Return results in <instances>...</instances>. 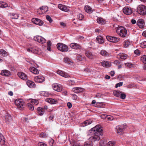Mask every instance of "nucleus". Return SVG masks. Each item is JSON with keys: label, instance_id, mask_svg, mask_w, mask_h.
<instances>
[{"label": "nucleus", "instance_id": "obj_1", "mask_svg": "<svg viewBox=\"0 0 146 146\" xmlns=\"http://www.w3.org/2000/svg\"><path fill=\"white\" fill-rule=\"evenodd\" d=\"M92 135L90 137L89 140L92 143L96 141H98L100 139V135L103 134V129L101 126L97 125L91 129Z\"/></svg>", "mask_w": 146, "mask_h": 146}, {"label": "nucleus", "instance_id": "obj_2", "mask_svg": "<svg viewBox=\"0 0 146 146\" xmlns=\"http://www.w3.org/2000/svg\"><path fill=\"white\" fill-rule=\"evenodd\" d=\"M116 31L117 34L122 37H125L127 35V30L123 27L118 28Z\"/></svg>", "mask_w": 146, "mask_h": 146}, {"label": "nucleus", "instance_id": "obj_3", "mask_svg": "<svg viewBox=\"0 0 146 146\" xmlns=\"http://www.w3.org/2000/svg\"><path fill=\"white\" fill-rule=\"evenodd\" d=\"M137 10V12L141 15H144L146 14V6L144 5H139Z\"/></svg>", "mask_w": 146, "mask_h": 146}, {"label": "nucleus", "instance_id": "obj_4", "mask_svg": "<svg viewBox=\"0 0 146 146\" xmlns=\"http://www.w3.org/2000/svg\"><path fill=\"white\" fill-rule=\"evenodd\" d=\"M56 46L58 49L62 52H66L68 50V46L64 44L59 43L57 44Z\"/></svg>", "mask_w": 146, "mask_h": 146}, {"label": "nucleus", "instance_id": "obj_5", "mask_svg": "<svg viewBox=\"0 0 146 146\" xmlns=\"http://www.w3.org/2000/svg\"><path fill=\"white\" fill-rule=\"evenodd\" d=\"M15 104L20 110H22L24 107V102L21 99H17L15 102Z\"/></svg>", "mask_w": 146, "mask_h": 146}, {"label": "nucleus", "instance_id": "obj_6", "mask_svg": "<svg viewBox=\"0 0 146 146\" xmlns=\"http://www.w3.org/2000/svg\"><path fill=\"white\" fill-rule=\"evenodd\" d=\"M4 120L7 123L9 124L13 120V116L8 113H6L5 115Z\"/></svg>", "mask_w": 146, "mask_h": 146}, {"label": "nucleus", "instance_id": "obj_7", "mask_svg": "<svg viewBox=\"0 0 146 146\" xmlns=\"http://www.w3.org/2000/svg\"><path fill=\"white\" fill-rule=\"evenodd\" d=\"M47 109L48 107L46 106H44V108L38 107L37 108V114L40 116L42 115Z\"/></svg>", "mask_w": 146, "mask_h": 146}, {"label": "nucleus", "instance_id": "obj_8", "mask_svg": "<svg viewBox=\"0 0 146 146\" xmlns=\"http://www.w3.org/2000/svg\"><path fill=\"white\" fill-rule=\"evenodd\" d=\"M106 38L109 41L115 43L118 42L120 40L119 38L109 36H106Z\"/></svg>", "mask_w": 146, "mask_h": 146}, {"label": "nucleus", "instance_id": "obj_9", "mask_svg": "<svg viewBox=\"0 0 146 146\" xmlns=\"http://www.w3.org/2000/svg\"><path fill=\"white\" fill-rule=\"evenodd\" d=\"M124 13L127 15L131 14L132 12V10L131 8L128 7H125L123 9Z\"/></svg>", "mask_w": 146, "mask_h": 146}, {"label": "nucleus", "instance_id": "obj_10", "mask_svg": "<svg viewBox=\"0 0 146 146\" xmlns=\"http://www.w3.org/2000/svg\"><path fill=\"white\" fill-rule=\"evenodd\" d=\"M53 88L54 90L60 92L62 91V86L60 84L55 83L53 85Z\"/></svg>", "mask_w": 146, "mask_h": 146}, {"label": "nucleus", "instance_id": "obj_11", "mask_svg": "<svg viewBox=\"0 0 146 146\" xmlns=\"http://www.w3.org/2000/svg\"><path fill=\"white\" fill-rule=\"evenodd\" d=\"M137 24L141 29L145 27V22L144 20L142 19H138L137 22Z\"/></svg>", "mask_w": 146, "mask_h": 146}, {"label": "nucleus", "instance_id": "obj_12", "mask_svg": "<svg viewBox=\"0 0 146 146\" xmlns=\"http://www.w3.org/2000/svg\"><path fill=\"white\" fill-rule=\"evenodd\" d=\"M126 125H118L116 127V131L118 133L122 132L126 128Z\"/></svg>", "mask_w": 146, "mask_h": 146}, {"label": "nucleus", "instance_id": "obj_13", "mask_svg": "<svg viewBox=\"0 0 146 146\" xmlns=\"http://www.w3.org/2000/svg\"><path fill=\"white\" fill-rule=\"evenodd\" d=\"M31 102L32 104L28 103L27 104V106L30 110L33 111L34 109V107L33 105L34 104H35L36 102V100H32Z\"/></svg>", "mask_w": 146, "mask_h": 146}, {"label": "nucleus", "instance_id": "obj_14", "mask_svg": "<svg viewBox=\"0 0 146 146\" xmlns=\"http://www.w3.org/2000/svg\"><path fill=\"white\" fill-rule=\"evenodd\" d=\"M57 73L59 75L66 78H68L70 77L69 75L61 70L57 71Z\"/></svg>", "mask_w": 146, "mask_h": 146}, {"label": "nucleus", "instance_id": "obj_15", "mask_svg": "<svg viewBox=\"0 0 146 146\" xmlns=\"http://www.w3.org/2000/svg\"><path fill=\"white\" fill-rule=\"evenodd\" d=\"M58 7L61 10L65 12H67L69 10V9L66 6L62 4H58Z\"/></svg>", "mask_w": 146, "mask_h": 146}, {"label": "nucleus", "instance_id": "obj_16", "mask_svg": "<svg viewBox=\"0 0 146 146\" xmlns=\"http://www.w3.org/2000/svg\"><path fill=\"white\" fill-rule=\"evenodd\" d=\"M45 101L51 104H55L58 103L56 100L50 98H46Z\"/></svg>", "mask_w": 146, "mask_h": 146}, {"label": "nucleus", "instance_id": "obj_17", "mask_svg": "<svg viewBox=\"0 0 146 146\" xmlns=\"http://www.w3.org/2000/svg\"><path fill=\"white\" fill-rule=\"evenodd\" d=\"M18 75L23 80H26L27 78V75L21 72H18Z\"/></svg>", "mask_w": 146, "mask_h": 146}, {"label": "nucleus", "instance_id": "obj_18", "mask_svg": "<svg viewBox=\"0 0 146 146\" xmlns=\"http://www.w3.org/2000/svg\"><path fill=\"white\" fill-rule=\"evenodd\" d=\"M70 47L74 49H80L81 48L80 46L76 43H71L70 45Z\"/></svg>", "mask_w": 146, "mask_h": 146}, {"label": "nucleus", "instance_id": "obj_19", "mask_svg": "<svg viewBox=\"0 0 146 146\" xmlns=\"http://www.w3.org/2000/svg\"><path fill=\"white\" fill-rule=\"evenodd\" d=\"M1 74L3 76H8L11 74V73L9 71L6 70H4L1 71Z\"/></svg>", "mask_w": 146, "mask_h": 146}, {"label": "nucleus", "instance_id": "obj_20", "mask_svg": "<svg viewBox=\"0 0 146 146\" xmlns=\"http://www.w3.org/2000/svg\"><path fill=\"white\" fill-rule=\"evenodd\" d=\"M85 54L87 57L90 59H92L94 58V56L90 51H87L86 52Z\"/></svg>", "mask_w": 146, "mask_h": 146}, {"label": "nucleus", "instance_id": "obj_21", "mask_svg": "<svg viewBox=\"0 0 146 146\" xmlns=\"http://www.w3.org/2000/svg\"><path fill=\"white\" fill-rule=\"evenodd\" d=\"M46 40L44 38L40 36L37 35V41L43 44L45 42Z\"/></svg>", "mask_w": 146, "mask_h": 146}, {"label": "nucleus", "instance_id": "obj_22", "mask_svg": "<svg viewBox=\"0 0 146 146\" xmlns=\"http://www.w3.org/2000/svg\"><path fill=\"white\" fill-rule=\"evenodd\" d=\"M64 61L65 63L71 65H72L73 64L72 60L68 58H65Z\"/></svg>", "mask_w": 146, "mask_h": 146}, {"label": "nucleus", "instance_id": "obj_23", "mask_svg": "<svg viewBox=\"0 0 146 146\" xmlns=\"http://www.w3.org/2000/svg\"><path fill=\"white\" fill-rule=\"evenodd\" d=\"M84 9L85 11L88 13H91L93 12V10L91 7L88 5L85 6L84 7Z\"/></svg>", "mask_w": 146, "mask_h": 146}, {"label": "nucleus", "instance_id": "obj_24", "mask_svg": "<svg viewBox=\"0 0 146 146\" xmlns=\"http://www.w3.org/2000/svg\"><path fill=\"white\" fill-rule=\"evenodd\" d=\"M97 42L99 44H102L104 42L103 38L101 36H98L96 38Z\"/></svg>", "mask_w": 146, "mask_h": 146}, {"label": "nucleus", "instance_id": "obj_25", "mask_svg": "<svg viewBox=\"0 0 146 146\" xmlns=\"http://www.w3.org/2000/svg\"><path fill=\"white\" fill-rule=\"evenodd\" d=\"M72 91L75 93H78L83 91V89L80 88H72Z\"/></svg>", "mask_w": 146, "mask_h": 146}, {"label": "nucleus", "instance_id": "obj_26", "mask_svg": "<svg viewBox=\"0 0 146 146\" xmlns=\"http://www.w3.org/2000/svg\"><path fill=\"white\" fill-rule=\"evenodd\" d=\"M45 80V78L42 76H37V82L42 83Z\"/></svg>", "mask_w": 146, "mask_h": 146}, {"label": "nucleus", "instance_id": "obj_27", "mask_svg": "<svg viewBox=\"0 0 146 146\" xmlns=\"http://www.w3.org/2000/svg\"><path fill=\"white\" fill-rule=\"evenodd\" d=\"M5 139L4 137L1 133H0V144L1 145L5 144Z\"/></svg>", "mask_w": 146, "mask_h": 146}, {"label": "nucleus", "instance_id": "obj_28", "mask_svg": "<svg viewBox=\"0 0 146 146\" xmlns=\"http://www.w3.org/2000/svg\"><path fill=\"white\" fill-rule=\"evenodd\" d=\"M97 21L98 23L101 24H104L106 23L105 21L101 18H98Z\"/></svg>", "mask_w": 146, "mask_h": 146}, {"label": "nucleus", "instance_id": "obj_29", "mask_svg": "<svg viewBox=\"0 0 146 146\" xmlns=\"http://www.w3.org/2000/svg\"><path fill=\"white\" fill-rule=\"evenodd\" d=\"M118 56H119L121 59L123 60H125L126 59L127 57V55L126 54L123 53L119 54L118 55Z\"/></svg>", "mask_w": 146, "mask_h": 146}, {"label": "nucleus", "instance_id": "obj_30", "mask_svg": "<svg viewBox=\"0 0 146 146\" xmlns=\"http://www.w3.org/2000/svg\"><path fill=\"white\" fill-rule=\"evenodd\" d=\"M100 54L103 56H108L109 54L108 52L104 50H102L100 52Z\"/></svg>", "mask_w": 146, "mask_h": 146}, {"label": "nucleus", "instance_id": "obj_31", "mask_svg": "<svg viewBox=\"0 0 146 146\" xmlns=\"http://www.w3.org/2000/svg\"><path fill=\"white\" fill-rule=\"evenodd\" d=\"M7 4L5 2L0 1V7L3 8L7 7Z\"/></svg>", "mask_w": 146, "mask_h": 146}, {"label": "nucleus", "instance_id": "obj_32", "mask_svg": "<svg viewBox=\"0 0 146 146\" xmlns=\"http://www.w3.org/2000/svg\"><path fill=\"white\" fill-rule=\"evenodd\" d=\"M27 85L30 87H33L35 84L34 83L31 81L29 80L27 82Z\"/></svg>", "mask_w": 146, "mask_h": 146}, {"label": "nucleus", "instance_id": "obj_33", "mask_svg": "<svg viewBox=\"0 0 146 146\" xmlns=\"http://www.w3.org/2000/svg\"><path fill=\"white\" fill-rule=\"evenodd\" d=\"M0 53L3 56H6L8 55L7 52L3 49L0 50Z\"/></svg>", "mask_w": 146, "mask_h": 146}, {"label": "nucleus", "instance_id": "obj_34", "mask_svg": "<svg viewBox=\"0 0 146 146\" xmlns=\"http://www.w3.org/2000/svg\"><path fill=\"white\" fill-rule=\"evenodd\" d=\"M121 93V92L119 90H114L113 92L114 95L117 97H120Z\"/></svg>", "mask_w": 146, "mask_h": 146}, {"label": "nucleus", "instance_id": "obj_35", "mask_svg": "<svg viewBox=\"0 0 146 146\" xmlns=\"http://www.w3.org/2000/svg\"><path fill=\"white\" fill-rule=\"evenodd\" d=\"M40 9L42 11V13H45L48 11V8L47 7H43L40 8Z\"/></svg>", "mask_w": 146, "mask_h": 146}, {"label": "nucleus", "instance_id": "obj_36", "mask_svg": "<svg viewBox=\"0 0 146 146\" xmlns=\"http://www.w3.org/2000/svg\"><path fill=\"white\" fill-rule=\"evenodd\" d=\"M10 14L11 16H12L11 17V18L12 19H17L19 17V15L17 14L12 13L11 14Z\"/></svg>", "mask_w": 146, "mask_h": 146}, {"label": "nucleus", "instance_id": "obj_37", "mask_svg": "<svg viewBox=\"0 0 146 146\" xmlns=\"http://www.w3.org/2000/svg\"><path fill=\"white\" fill-rule=\"evenodd\" d=\"M92 122V121L91 120H86L84 122L83 124V126H85L89 124H90Z\"/></svg>", "mask_w": 146, "mask_h": 146}, {"label": "nucleus", "instance_id": "obj_38", "mask_svg": "<svg viewBox=\"0 0 146 146\" xmlns=\"http://www.w3.org/2000/svg\"><path fill=\"white\" fill-rule=\"evenodd\" d=\"M30 71L34 74H36V68L33 67H31L29 69Z\"/></svg>", "mask_w": 146, "mask_h": 146}, {"label": "nucleus", "instance_id": "obj_39", "mask_svg": "<svg viewBox=\"0 0 146 146\" xmlns=\"http://www.w3.org/2000/svg\"><path fill=\"white\" fill-rule=\"evenodd\" d=\"M93 145V143L90 141H86L84 144V146H92Z\"/></svg>", "mask_w": 146, "mask_h": 146}, {"label": "nucleus", "instance_id": "obj_40", "mask_svg": "<svg viewBox=\"0 0 146 146\" xmlns=\"http://www.w3.org/2000/svg\"><path fill=\"white\" fill-rule=\"evenodd\" d=\"M102 65L104 67H108L110 66L109 62H108L103 61L102 62Z\"/></svg>", "mask_w": 146, "mask_h": 146}, {"label": "nucleus", "instance_id": "obj_41", "mask_svg": "<svg viewBox=\"0 0 146 146\" xmlns=\"http://www.w3.org/2000/svg\"><path fill=\"white\" fill-rule=\"evenodd\" d=\"M141 60L143 63L146 64V55H143L141 56Z\"/></svg>", "mask_w": 146, "mask_h": 146}, {"label": "nucleus", "instance_id": "obj_42", "mask_svg": "<svg viewBox=\"0 0 146 146\" xmlns=\"http://www.w3.org/2000/svg\"><path fill=\"white\" fill-rule=\"evenodd\" d=\"M131 44L130 42L128 40L125 41L124 42V46L125 47L127 48L128 47V46Z\"/></svg>", "mask_w": 146, "mask_h": 146}, {"label": "nucleus", "instance_id": "obj_43", "mask_svg": "<svg viewBox=\"0 0 146 146\" xmlns=\"http://www.w3.org/2000/svg\"><path fill=\"white\" fill-rule=\"evenodd\" d=\"M106 143V141L104 139H102L100 141V146H103Z\"/></svg>", "mask_w": 146, "mask_h": 146}, {"label": "nucleus", "instance_id": "obj_44", "mask_svg": "<svg viewBox=\"0 0 146 146\" xmlns=\"http://www.w3.org/2000/svg\"><path fill=\"white\" fill-rule=\"evenodd\" d=\"M140 46L142 48H145L146 47V41H143L140 44Z\"/></svg>", "mask_w": 146, "mask_h": 146}, {"label": "nucleus", "instance_id": "obj_45", "mask_svg": "<svg viewBox=\"0 0 146 146\" xmlns=\"http://www.w3.org/2000/svg\"><path fill=\"white\" fill-rule=\"evenodd\" d=\"M43 22L39 19H37V25L41 26L43 24Z\"/></svg>", "mask_w": 146, "mask_h": 146}, {"label": "nucleus", "instance_id": "obj_46", "mask_svg": "<svg viewBox=\"0 0 146 146\" xmlns=\"http://www.w3.org/2000/svg\"><path fill=\"white\" fill-rule=\"evenodd\" d=\"M115 143L113 141H110L108 143V146H115Z\"/></svg>", "mask_w": 146, "mask_h": 146}, {"label": "nucleus", "instance_id": "obj_47", "mask_svg": "<svg viewBox=\"0 0 146 146\" xmlns=\"http://www.w3.org/2000/svg\"><path fill=\"white\" fill-rule=\"evenodd\" d=\"M46 18L47 20L50 23H51L52 22V20L51 17L48 15L46 16Z\"/></svg>", "mask_w": 146, "mask_h": 146}, {"label": "nucleus", "instance_id": "obj_48", "mask_svg": "<svg viewBox=\"0 0 146 146\" xmlns=\"http://www.w3.org/2000/svg\"><path fill=\"white\" fill-rule=\"evenodd\" d=\"M41 94L43 96L45 97H48L49 95V93L46 92H42Z\"/></svg>", "mask_w": 146, "mask_h": 146}, {"label": "nucleus", "instance_id": "obj_49", "mask_svg": "<svg viewBox=\"0 0 146 146\" xmlns=\"http://www.w3.org/2000/svg\"><path fill=\"white\" fill-rule=\"evenodd\" d=\"M31 51V52L33 53L34 54H36V48H32L31 50V49L30 48H29L27 49V51L28 52H30V51Z\"/></svg>", "mask_w": 146, "mask_h": 146}, {"label": "nucleus", "instance_id": "obj_50", "mask_svg": "<svg viewBox=\"0 0 146 146\" xmlns=\"http://www.w3.org/2000/svg\"><path fill=\"white\" fill-rule=\"evenodd\" d=\"M77 17L80 20H82L84 18V16L81 14H79L77 15Z\"/></svg>", "mask_w": 146, "mask_h": 146}, {"label": "nucleus", "instance_id": "obj_51", "mask_svg": "<svg viewBox=\"0 0 146 146\" xmlns=\"http://www.w3.org/2000/svg\"><path fill=\"white\" fill-rule=\"evenodd\" d=\"M84 58L80 55H78L76 58L77 59L80 61H82Z\"/></svg>", "mask_w": 146, "mask_h": 146}, {"label": "nucleus", "instance_id": "obj_52", "mask_svg": "<svg viewBox=\"0 0 146 146\" xmlns=\"http://www.w3.org/2000/svg\"><path fill=\"white\" fill-rule=\"evenodd\" d=\"M120 97L122 99H124L125 98L126 95L124 93H122L121 92V95Z\"/></svg>", "mask_w": 146, "mask_h": 146}, {"label": "nucleus", "instance_id": "obj_53", "mask_svg": "<svg viewBox=\"0 0 146 146\" xmlns=\"http://www.w3.org/2000/svg\"><path fill=\"white\" fill-rule=\"evenodd\" d=\"M103 105V103L102 102H97L95 106L97 107H101L100 106Z\"/></svg>", "mask_w": 146, "mask_h": 146}, {"label": "nucleus", "instance_id": "obj_54", "mask_svg": "<svg viewBox=\"0 0 146 146\" xmlns=\"http://www.w3.org/2000/svg\"><path fill=\"white\" fill-rule=\"evenodd\" d=\"M123 82H120L118 83L117 84L115 85V87L117 88L118 87H120L122 86L123 85Z\"/></svg>", "mask_w": 146, "mask_h": 146}, {"label": "nucleus", "instance_id": "obj_55", "mask_svg": "<svg viewBox=\"0 0 146 146\" xmlns=\"http://www.w3.org/2000/svg\"><path fill=\"white\" fill-rule=\"evenodd\" d=\"M72 146H80V143L77 142H74Z\"/></svg>", "mask_w": 146, "mask_h": 146}, {"label": "nucleus", "instance_id": "obj_56", "mask_svg": "<svg viewBox=\"0 0 146 146\" xmlns=\"http://www.w3.org/2000/svg\"><path fill=\"white\" fill-rule=\"evenodd\" d=\"M32 22L36 25V18H33L31 20Z\"/></svg>", "mask_w": 146, "mask_h": 146}, {"label": "nucleus", "instance_id": "obj_57", "mask_svg": "<svg viewBox=\"0 0 146 146\" xmlns=\"http://www.w3.org/2000/svg\"><path fill=\"white\" fill-rule=\"evenodd\" d=\"M46 136V134L44 133H42L39 134V136L40 137L44 138Z\"/></svg>", "mask_w": 146, "mask_h": 146}, {"label": "nucleus", "instance_id": "obj_58", "mask_svg": "<svg viewBox=\"0 0 146 146\" xmlns=\"http://www.w3.org/2000/svg\"><path fill=\"white\" fill-rule=\"evenodd\" d=\"M38 146H46V144L42 142H39L38 144Z\"/></svg>", "mask_w": 146, "mask_h": 146}, {"label": "nucleus", "instance_id": "obj_59", "mask_svg": "<svg viewBox=\"0 0 146 146\" xmlns=\"http://www.w3.org/2000/svg\"><path fill=\"white\" fill-rule=\"evenodd\" d=\"M134 53L136 54L139 55L140 54V52L137 49L134 51Z\"/></svg>", "mask_w": 146, "mask_h": 146}, {"label": "nucleus", "instance_id": "obj_60", "mask_svg": "<svg viewBox=\"0 0 146 146\" xmlns=\"http://www.w3.org/2000/svg\"><path fill=\"white\" fill-rule=\"evenodd\" d=\"M72 99L74 100H76L77 98V96L75 94H72Z\"/></svg>", "mask_w": 146, "mask_h": 146}, {"label": "nucleus", "instance_id": "obj_61", "mask_svg": "<svg viewBox=\"0 0 146 146\" xmlns=\"http://www.w3.org/2000/svg\"><path fill=\"white\" fill-rule=\"evenodd\" d=\"M69 84L70 85H73L75 84V82L74 80H70L69 81Z\"/></svg>", "mask_w": 146, "mask_h": 146}, {"label": "nucleus", "instance_id": "obj_62", "mask_svg": "<svg viewBox=\"0 0 146 146\" xmlns=\"http://www.w3.org/2000/svg\"><path fill=\"white\" fill-rule=\"evenodd\" d=\"M120 62L118 60H115L114 62V63L116 64L117 65H118L120 64Z\"/></svg>", "mask_w": 146, "mask_h": 146}, {"label": "nucleus", "instance_id": "obj_63", "mask_svg": "<svg viewBox=\"0 0 146 146\" xmlns=\"http://www.w3.org/2000/svg\"><path fill=\"white\" fill-rule=\"evenodd\" d=\"M67 106L69 108H70L72 107V104L70 102H68L67 104Z\"/></svg>", "mask_w": 146, "mask_h": 146}, {"label": "nucleus", "instance_id": "obj_64", "mask_svg": "<svg viewBox=\"0 0 146 146\" xmlns=\"http://www.w3.org/2000/svg\"><path fill=\"white\" fill-rule=\"evenodd\" d=\"M125 65L126 66L130 68L133 65L129 63H126L125 64Z\"/></svg>", "mask_w": 146, "mask_h": 146}]
</instances>
